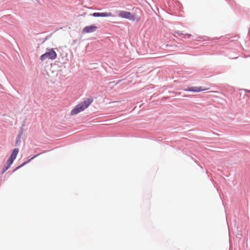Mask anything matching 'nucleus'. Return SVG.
<instances>
[{
  "instance_id": "f257e3e1",
  "label": "nucleus",
  "mask_w": 250,
  "mask_h": 250,
  "mask_svg": "<svg viewBox=\"0 0 250 250\" xmlns=\"http://www.w3.org/2000/svg\"><path fill=\"white\" fill-rule=\"evenodd\" d=\"M93 100L88 98L84 101L77 104L71 111V115H75L87 108L92 103Z\"/></svg>"
},
{
  "instance_id": "f03ea898",
  "label": "nucleus",
  "mask_w": 250,
  "mask_h": 250,
  "mask_svg": "<svg viewBox=\"0 0 250 250\" xmlns=\"http://www.w3.org/2000/svg\"><path fill=\"white\" fill-rule=\"evenodd\" d=\"M57 57V53L53 49H47L46 52L40 57V60L43 61L45 60H55Z\"/></svg>"
},
{
  "instance_id": "7ed1b4c3",
  "label": "nucleus",
  "mask_w": 250,
  "mask_h": 250,
  "mask_svg": "<svg viewBox=\"0 0 250 250\" xmlns=\"http://www.w3.org/2000/svg\"><path fill=\"white\" fill-rule=\"evenodd\" d=\"M118 16L121 18L132 21H134L136 19L135 16L133 15H132L130 12L125 11H120L119 13Z\"/></svg>"
},
{
  "instance_id": "20e7f679",
  "label": "nucleus",
  "mask_w": 250,
  "mask_h": 250,
  "mask_svg": "<svg viewBox=\"0 0 250 250\" xmlns=\"http://www.w3.org/2000/svg\"><path fill=\"white\" fill-rule=\"evenodd\" d=\"M97 27L95 25H91L89 26H86L84 27L83 29V33H93L96 31Z\"/></svg>"
},
{
  "instance_id": "39448f33",
  "label": "nucleus",
  "mask_w": 250,
  "mask_h": 250,
  "mask_svg": "<svg viewBox=\"0 0 250 250\" xmlns=\"http://www.w3.org/2000/svg\"><path fill=\"white\" fill-rule=\"evenodd\" d=\"M208 88H202V87L200 86H192L188 87L187 89H185V91H192V92H200L204 90H207Z\"/></svg>"
},
{
  "instance_id": "423d86ee",
  "label": "nucleus",
  "mask_w": 250,
  "mask_h": 250,
  "mask_svg": "<svg viewBox=\"0 0 250 250\" xmlns=\"http://www.w3.org/2000/svg\"><path fill=\"white\" fill-rule=\"evenodd\" d=\"M93 17H113V15L110 12H103V13H97L95 12L92 15Z\"/></svg>"
},
{
  "instance_id": "0eeeda50",
  "label": "nucleus",
  "mask_w": 250,
  "mask_h": 250,
  "mask_svg": "<svg viewBox=\"0 0 250 250\" xmlns=\"http://www.w3.org/2000/svg\"><path fill=\"white\" fill-rule=\"evenodd\" d=\"M14 161L10 158L8 159L4 167L5 168L2 171V174L4 173L10 167Z\"/></svg>"
},
{
  "instance_id": "6e6552de",
  "label": "nucleus",
  "mask_w": 250,
  "mask_h": 250,
  "mask_svg": "<svg viewBox=\"0 0 250 250\" xmlns=\"http://www.w3.org/2000/svg\"><path fill=\"white\" fill-rule=\"evenodd\" d=\"M19 148H15L12 153V154L10 155V158H11L13 160H15L16 158V157L19 153Z\"/></svg>"
},
{
  "instance_id": "1a4fd4ad",
  "label": "nucleus",
  "mask_w": 250,
  "mask_h": 250,
  "mask_svg": "<svg viewBox=\"0 0 250 250\" xmlns=\"http://www.w3.org/2000/svg\"><path fill=\"white\" fill-rule=\"evenodd\" d=\"M41 153H38V154L34 156L33 157H31V158H30L28 161H27L26 162H25L24 163H23L22 164H21L18 167V168H20L21 167H22V166H23L24 165H25V164H26L27 163H28V162H29L30 161H31L32 160L34 159L35 158H36V157H37L38 156L40 155Z\"/></svg>"
}]
</instances>
